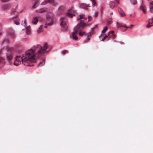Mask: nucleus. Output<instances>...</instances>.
<instances>
[{
    "instance_id": "393cba45",
    "label": "nucleus",
    "mask_w": 153,
    "mask_h": 153,
    "mask_svg": "<svg viewBox=\"0 0 153 153\" xmlns=\"http://www.w3.org/2000/svg\"><path fill=\"white\" fill-rule=\"evenodd\" d=\"M114 31L112 30L109 31L108 32V35L110 36H112L114 35Z\"/></svg>"
},
{
    "instance_id": "864d4df0",
    "label": "nucleus",
    "mask_w": 153,
    "mask_h": 153,
    "mask_svg": "<svg viewBox=\"0 0 153 153\" xmlns=\"http://www.w3.org/2000/svg\"><path fill=\"white\" fill-rule=\"evenodd\" d=\"M97 14H96V17H97Z\"/></svg>"
},
{
    "instance_id": "bb28decb",
    "label": "nucleus",
    "mask_w": 153,
    "mask_h": 153,
    "mask_svg": "<svg viewBox=\"0 0 153 153\" xmlns=\"http://www.w3.org/2000/svg\"><path fill=\"white\" fill-rule=\"evenodd\" d=\"M48 3H49L48 1V0L47 1H45V0H44V1L42 2L41 3V5H45Z\"/></svg>"
},
{
    "instance_id": "f257e3e1",
    "label": "nucleus",
    "mask_w": 153,
    "mask_h": 153,
    "mask_svg": "<svg viewBox=\"0 0 153 153\" xmlns=\"http://www.w3.org/2000/svg\"><path fill=\"white\" fill-rule=\"evenodd\" d=\"M48 47L47 43H45L42 47L39 44L34 45L23 54L22 57L19 56H16L14 62V65H19L22 61V64L25 66H31L34 65L33 63L37 62L36 59L39 58L45 52Z\"/></svg>"
},
{
    "instance_id": "f704fd0d",
    "label": "nucleus",
    "mask_w": 153,
    "mask_h": 153,
    "mask_svg": "<svg viewBox=\"0 0 153 153\" xmlns=\"http://www.w3.org/2000/svg\"><path fill=\"white\" fill-rule=\"evenodd\" d=\"M14 23L16 25H19L20 24V23L18 21H14Z\"/></svg>"
},
{
    "instance_id": "603ef678",
    "label": "nucleus",
    "mask_w": 153,
    "mask_h": 153,
    "mask_svg": "<svg viewBox=\"0 0 153 153\" xmlns=\"http://www.w3.org/2000/svg\"><path fill=\"white\" fill-rule=\"evenodd\" d=\"M116 23H117V24H118V22H116Z\"/></svg>"
},
{
    "instance_id": "c85d7f7f",
    "label": "nucleus",
    "mask_w": 153,
    "mask_h": 153,
    "mask_svg": "<svg viewBox=\"0 0 153 153\" xmlns=\"http://www.w3.org/2000/svg\"><path fill=\"white\" fill-rule=\"evenodd\" d=\"M3 58L1 57H0V66L3 64Z\"/></svg>"
},
{
    "instance_id": "cd10ccee",
    "label": "nucleus",
    "mask_w": 153,
    "mask_h": 153,
    "mask_svg": "<svg viewBox=\"0 0 153 153\" xmlns=\"http://www.w3.org/2000/svg\"><path fill=\"white\" fill-rule=\"evenodd\" d=\"M113 22V21H112V19L111 18H109L108 19V21L107 23V24H110L112 23Z\"/></svg>"
},
{
    "instance_id": "c9c22d12",
    "label": "nucleus",
    "mask_w": 153,
    "mask_h": 153,
    "mask_svg": "<svg viewBox=\"0 0 153 153\" xmlns=\"http://www.w3.org/2000/svg\"><path fill=\"white\" fill-rule=\"evenodd\" d=\"M38 6L37 3H35L33 6L32 7L33 8H36Z\"/></svg>"
},
{
    "instance_id": "a19ab883",
    "label": "nucleus",
    "mask_w": 153,
    "mask_h": 153,
    "mask_svg": "<svg viewBox=\"0 0 153 153\" xmlns=\"http://www.w3.org/2000/svg\"><path fill=\"white\" fill-rule=\"evenodd\" d=\"M150 24H149L148 23V24L147 25H146V27H147V28H149L151 26V25H149Z\"/></svg>"
},
{
    "instance_id": "3c124183",
    "label": "nucleus",
    "mask_w": 153,
    "mask_h": 153,
    "mask_svg": "<svg viewBox=\"0 0 153 153\" xmlns=\"http://www.w3.org/2000/svg\"><path fill=\"white\" fill-rule=\"evenodd\" d=\"M2 33H0V35H1L2 34Z\"/></svg>"
},
{
    "instance_id": "423d86ee",
    "label": "nucleus",
    "mask_w": 153,
    "mask_h": 153,
    "mask_svg": "<svg viewBox=\"0 0 153 153\" xmlns=\"http://www.w3.org/2000/svg\"><path fill=\"white\" fill-rule=\"evenodd\" d=\"M8 36L10 38H14L15 34L14 31L11 30H10L8 32Z\"/></svg>"
},
{
    "instance_id": "a878e982",
    "label": "nucleus",
    "mask_w": 153,
    "mask_h": 153,
    "mask_svg": "<svg viewBox=\"0 0 153 153\" xmlns=\"http://www.w3.org/2000/svg\"><path fill=\"white\" fill-rule=\"evenodd\" d=\"M85 31L82 32L81 30H79V34L81 36H82L85 33Z\"/></svg>"
},
{
    "instance_id": "ddd939ff",
    "label": "nucleus",
    "mask_w": 153,
    "mask_h": 153,
    "mask_svg": "<svg viewBox=\"0 0 153 153\" xmlns=\"http://www.w3.org/2000/svg\"><path fill=\"white\" fill-rule=\"evenodd\" d=\"M48 10V9L46 8H43L40 9L38 10V12L39 13H44L46 12Z\"/></svg>"
},
{
    "instance_id": "2eb2a0df",
    "label": "nucleus",
    "mask_w": 153,
    "mask_h": 153,
    "mask_svg": "<svg viewBox=\"0 0 153 153\" xmlns=\"http://www.w3.org/2000/svg\"><path fill=\"white\" fill-rule=\"evenodd\" d=\"M67 16L68 17L71 18L73 16H75L76 15L75 14H72L68 12L67 13Z\"/></svg>"
},
{
    "instance_id": "1a4fd4ad",
    "label": "nucleus",
    "mask_w": 153,
    "mask_h": 153,
    "mask_svg": "<svg viewBox=\"0 0 153 153\" xmlns=\"http://www.w3.org/2000/svg\"><path fill=\"white\" fill-rule=\"evenodd\" d=\"M78 31H76V30L73 32L72 33V37L74 40H77L78 39V37L76 36V33Z\"/></svg>"
},
{
    "instance_id": "0eeeda50",
    "label": "nucleus",
    "mask_w": 153,
    "mask_h": 153,
    "mask_svg": "<svg viewBox=\"0 0 153 153\" xmlns=\"http://www.w3.org/2000/svg\"><path fill=\"white\" fill-rule=\"evenodd\" d=\"M64 10V8L63 7L60 6L58 7L57 10V13L59 14H62Z\"/></svg>"
},
{
    "instance_id": "20e7f679",
    "label": "nucleus",
    "mask_w": 153,
    "mask_h": 153,
    "mask_svg": "<svg viewBox=\"0 0 153 153\" xmlns=\"http://www.w3.org/2000/svg\"><path fill=\"white\" fill-rule=\"evenodd\" d=\"M60 25L62 26V29L64 31H67L68 27L66 24L67 21L66 18L64 17H61L60 19Z\"/></svg>"
},
{
    "instance_id": "7ed1b4c3",
    "label": "nucleus",
    "mask_w": 153,
    "mask_h": 153,
    "mask_svg": "<svg viewBox=\"0 0 153 153\" xmlns=\"http://www.w3.org/2000/svg\"><path fill=\"white\" fill-rule=\"evenodd\" d=\"M54 22L53 16L52 12H48L46 15L45 20V27H46V25H51L53 24Z\"/></svg>"
},
{
    "instance_id": "4be33fe9",
    "label": "nucleus",
    "mask_w": 153,
    "mask_h": 153,
    "mask_svg": "<svg viewBox=\"0 0 153 153\" xmlns=\"http://www.w3.org/2000/svg\"><path fill=\"white\" fill-rule=\"evenodd\" d=\"M39 66H41L45 64V60L44 59L42 60V61H40L39 62Z\"/></svg>"
},
{
    "instance_id": "5fc2aeb1",
    "label": "nucleus",
    "mask_w": 153,
    "mask_h": 153,
    "mask_svg": "<svg viewBox=\"0 0 153 153\" xmlns=\"http://www.w3.org/2000/svg\"><path fill=\"white\" fill-rule=\"evenodd\" d=\"M0 33H1V32H0Z\"/></svg>"
},
{
    "instance_id": "09e8293b",
    "label": "nucleus",
    "mask_w": 153,
    "mask_h": 153,
    "mask_svg": "<svg viewBox=\"0 0 153 153\" xmlns=\"http://www.w3.org/2000/svg\"><path fill=\"white\" fill-rule=\"evenodd\" d=\"M102 33L101 35L99 36V38H100V37L102 35Z\"/></svg>"
},
{
    "instance_id": "aec40b11",
    "label": "nucleus",
    "mask_w": 153,
    "mask_h": 153,
    "mask_svg": "<svg viewBox=\"0 0 153 153\" xmlns=\"http://www.w3.org/2000/svg\"><path fill=\"white\" fill-rule=\"evenodd\" d=\"M68 12L72 14H74L75 12L74 9L72 8H71L68 10Z\"/></svg>"
},
{
    "instance_id": "a18cd8bd",
    "label": "nucleus",
    "mask_w": 153,
    "mask_h": 153,
    "mask_svg": "<svg viewBox=\"0 0 153 153\" xmlns=\"http://www.w3.org/2000/svg\"><path fill=\"white\" fill-rule=\"evenodd\" d=\"M67 52V51L66 50H65L63 51H62V53H65V52Z\"/></svg>"
},
{
    "instance_id": "dca6fc26",
    "label": "nucleus",
    "mask_w": 153,
    "mask_h": 153,
    "mask_svg": "<svg viewBox=\"0 0 153 153\" xmlns=\"http://www.w3.org/2000/svg\"><path fill=\"white\" fill-rule=\"evenodd\" d=\"M140 9H142L143 12L144 13L146 11V7L145 5L141 4L140 6Z\"/></svg>"
},
{
    "instance_id": "7c9ffc66",
    "label": "nucleus",
    "mask_w": 153,
    "mask_h": 153,
    "mask_svg": "<svg viewBox=\"0 0 153 153\" xmlns=\"http://www.w3.org/2000/svg\"><path fill=\"white\" fill-rule=\"evenodd\" d=\"M107 30L108 27H106L102 30V33H105Z\"/></svg>"
},
{
    "instance_id": "8fccbe9b",
    "label": "nucleus",
    "mask_w": 153,
    "mask_h": 153,
    "mask_svg": "<svg viewBox=\"0 0 153 153\" xmlns=\"http://www.w3.org/2000/svg\"><path fill=\"white\" fill-rule=\"evenodd\" d=\"M113 14V13H110V15L111 16V15H112Z\"/></svg>"
},
{
    "instance_id": "58836bf2",
    "label": "nucleus",
    "mask_w": 153,
    "mask_h": 153,
    "mask_svg": "<svg viewBox=\"0 0 153 153\" xmlns=\"http://www.w3.org/2000/svg\"><path fill=\"white\" fill-rule=\"evenodd\" d=\"M92 2L93 5H95L96 4V3L95 2V0H90Z\"/></svg>"
},
{
    "instance_id": "6e6552de",
    "label": "nucleus",
    "mask_w": 153,
    "mask_h": 153,
    "mask_svg": "<svg viewBox=\"0 0 153 153\" xmlns=\"http://www.w3.org/2000/svg\"><path fill=\"white\" fill-rule=\"evenodd\" d=\"M80 7L84 9H86L90 7L89 4H87L85 3H82L80 4Z\"/></svg>"
},
{
    "instance_id": "c756f323",
    "label": "nucleus",
    "mask_w": 153,
    "mask_h": 153,
    "mask_svg": "<svg viewBox=\"0 0 153 153\" xmlns=\"http://www.w3.org/2000/svg\"><path fill=\"white\" fill-rule=\"evenodd\" d=\"M153 22V18L150 19H149L148 23L149 24H152Z\"/></svg>"
},
{
    "instance_id": "e433bc0d",
    "label": "nucleus",
    "mask_w": 153,
    "mask_h": 153,
    "mask_svg": "<svg viewBox=\"0 0 153 153\" xmlns=\"http://www.w3.org/2000/svg\"><path fill=\"white\" fill-rule=\"evenodd\" d=\"M92 20V17L91 16H88V22L91 21Z\"/></svg>"
},
{
    "instance_id": "49530a36",
    "label": "nucleus",
    "mask_w": 153,
    "mask_h": 153,
    "mask_svg": "<svg viewBox=\"0 0 153 153\" xmlns=\"http://www.w3.org/2000/svg\"><path fill=\"white\" fill-rule=\"evenodd\" d=\"M133 26V25H131L130 26V27H129V28H131Z\"/></svg>"
},
{
    "instance_id": "f8f14e48",
    "label": "nucleus",
    "mask_w": 153,
    "mask_h": 153,
    "mask_svg": "<svg viewBox=\"0 0 153 153\" xmlns=\"http://www.w3.org/2000/svg\"><path fill=\"white\" fill-rule=\"evenodd\" d=\"M149 11L152 13H153V1H151L150 3Z\"/></svg>"
},
{
    "instance_id": "2f4dec72",
    "label": "nucleus",
    "mask_w": 153,
    "mask_h": 153,
    "mask_svg": "<svg viewBox=\"0 0 153 153\" xmlns=\"http://www.w3.org/2000/svg\"><path fill=\"white\" fill-rule=\"evenodd\" d=\"M85 36H87V37H91V35L90 32L88 33L87 34L85 35Z\"/></svg>"
},
{
    "instance_id": "37998d69",
    "label": "nucleus",
    "mask_w": 153,
    "mask_h": 153,
    "mask_svg": "<svg viewBox=\"0 0 153 153\" xmlns=\"http://www.w3.org/2000/svg\"><path fill=\"white\" fill-rule=\"evenodd\" d=\"M130 16L132 17H134L135 16V13H134L132 15H130Z\"/></svg>"
},
{
    "instance_id": "4c0bfd02",
    "label": "nucleus",
    "mask_w": 153,
    "mask_h": 153,
    "mask_svg": "<svg viewBox=\"0 0 153 153\" xmlns=\"http://www.w3.org/2000/svg\"><path fill=\"white\" fill-rule=\"evenodd\" d=\"M107 36L106 35L105 36L103 37V38L101 40V41H103L105 40L106 39V38L107 37Z\"/></svg>"
},
{
    "instance_id": "39448f33",
    "label": "nucleus",
    "mask_w": 153,
    "mask_h": 153,
    "mask_svg": "<svg viewBox=\"0 0 153 153\" xmlns=\"http://www.w3.org/2000/svg\"><path fill=\"white\" fill-rule=\"evenodd\" d=\"M86 25V24L85 22L83 20H81L80 21V22L74 27V28L75 30H76V31H78L79 29H83Z\"/></svg>"
},
{
    "instance_id": "f3484780",
    "label": "nucleus",
    "mask_w": 153,
    "mask_h": 153,
    "mask_svg": "<svg viewBox=\"0 0 153 153\" xmlns=\"http://www.w3.org/2000/svg\"><path fill=\"white\" fill-rule=\"evenodd\" d=\"M49 3H50L54 6H56L57 5V3L54 1V0H48Z\"/></svg>"
},
{
    "instance_id": "de8ad7c7",
    "label": "nucleus",
    "mask_w": 153,
    "mask_h": 153,
    "mask_svg": "<svg viewBox=\"0 0 153 153\" xmlns=\"http://www.w3.org/2000/svg\"><path fill=\"white\" fill-rule=\"evenodd\" d=\"M116 2L117 4H119V2L118 1H116Z\"/></svg>"
},
{
    "instance_id": "ea45409f",
    "label": "nucleus",
    "mask_w": 153,
    "mask_h": 153,
    "mask_svg": "<svg viewBox=\"0 0 153 153\" xmlns=\"http://www.w3.org/2000/svg\"><path fill=\"white\" fill-rule=\"evenodd\" d=\"M15 9H16V7L15 8H13L10 11L12 13L14 12Z\"/></svg>"
},
{
    "instance_id": "a211bd4d",
    "label": "nucleus",
    "mask_w": 153,
    "mask_h": 153,
    "mask_svg": "<svg viewBox=\"0 0 153 153\" xmlns=\"http://www.w3.org/2000/svg\"><path fill=\"white\" fill-rule=\"evenodd\" d=\"M115 5V4L113 1H111L110 2L109 5L110 7L112 9H113Z\"/></svg>"
},
{
    "instance_id": "72a5a7b5",
    "label": "nucleus",
    "mask_w": 153,
    "mask_h": 153,
    "mask_svg": "<svg viewBox=\"0 0 153 153\" xmlns=\"http://www.w3.org/2000/svg\"><path fill=\"white\" fill-rule=\"evenodd\" d=\"M9 0H0L1 3H6L9 1Z\"/></svg>"
},
{
    "instance_id": "c03bdc74",
    "label": "nucleus",
    "mask_w": 153,
    "mask_h": 153,
    "mask_svg": "<svg viewBox=\"0 0 153 153\" xmlns=\"http://www.w3.org/2000/svg\"><path fill=\"white\" fill-rule=\"evenodd\" d=\"M122 27H124L125 28H129V27H128V26H125L124 25H121V26Z\"/></svg>"
},
{
    "instance_id": "9b49d317",
    "label": "nucleus",
    "mask_w": 153,
    "mask_h": 153,
    "mask_svg": "<svg viewBox=\"0 0 153 153\" xmlns=\"http://www.w3.org/2000/svg\"><path fill=\"white\" fill-rule=\"evenodd\" d=\"M38 22V19L37 17H33L32 19V23L36 25Z\"/></svg>"
},
{
    "instance_id": "b1692460",
    "label": "nucleus",
    "mask_w": 153,
    "mask_h": 153,
    "mask_svg": "<svg viewBox=\"0 0 153 153\" xmlns=\"http://www.w3.org/2000/svg\"><path fill=\"white\" fill-rule=\"evenodd\" d=\"M130 2L133 5L136 4L137 3V1L136 0H130Z\"/></svg>"
},
{
    "instance_id": "79ce46f5",
    "label": "nucleus",
    "mask_w": 153,
    "mask_h": 153,
    "mask_svg": "<svg viewBox=\"0 0 153 153\" xmlns=\"http://www.w3.org/2000/svg\"><path fill=\"white\" fill-rule=\"evenodd\" d=\"M16 19L17 20H19V18L18 17H13L12 18V19Z\"/></svg>"
},
{
    "instance_id": "f03ea898",
    "label": "nucleus",
    "mask_w": 153,
    "mask_h": 153,
    "mask_svg": "<svg viewBox=\"0 0 153 153\" xmlns=\"http://www.w3.org/2000/svg\"><path fill=\"white\" fill-rule=\"evenodd\" d=\"M6 51V56L9 61L12 59L14 54V50L12 48H4L0 50V54Z\"/></svg>"
},
{
    "instance_id": "4468645a",
    "label": "nucleus",
    "mask_w": 153,
    "mask_h": 153,
    "mask_svg": "<svg viewBox=\"0 0 153 153\" xmlns=\"http://www.w3.org/2000/svg\"><path fill=\"white\" fill-rule=\"evenodd\" d=\"M85 15H84L80 14L79 15L77 18V19L78 20H80L82 19H85L84 18Z\"/></svg>"
},
{
    "instance_id": "9d476101",
    "label": "nucleus",
    "mask_w": 153,
    "mask_h": 153,
    "mask_svg": "<svg viewBox=\"0 0 153 153\" xmlns=\"http://www.w3.org/2000/svg\"><path fill=\"white\" fill-rule=\"evenodd\" d=\"M118 11L120 15L122 16H124L126 15L125 13H124L122 9L121 8H118Z\"/></svg>"
},
{
    "instance_id": "473e14b6",
    "label": "nucleus",
    "mask_w": 153,
    "mask_h": 153,
    "mask_svg": "<svg viewBox=\"0 0 153 153\" xmlns=\"http://www.w3.org/2000/svg\"><path fill=\"white\" fill-rule=\"evenodd\" d=\"M8 42V40L7 39H4V40L2 42L3 43H7Z\"/></svg>"
},
{
    "instance_id": "5701e85b",
    "label": "nucleus",
    "mask_w": 153,
    "mask_h": 153,
    "mask_svg": "<svg viewBox=\"0 0 153 153\" xmlns=\"http://www.w3.org/2000/svg\"><path fill=\"white\" fill-rule=\"evenodd\" d=\"M42 31V25H41L37 30V32L39 33Z\"/></svg>"
},
{
    "instance_id": "412c9836",
    "label": "nucleus",
    "mask_w": 153,
    "mask_h": 153,
    "mask_svg": "<svg viewBox=\"0 0 153 153\" xmlns=\"http://www.w3.org/2000/svg\"><path fill=\"white\" fill-rule=\"evenodd\" d=\"M30 25L28 26L26 29V33H29L30 32Z\"/></svg>"
},
{
    "instance_id": "6ab92c4d",
    "label": "nucleus",
    "mask_w": 153,
    "mask_h": 153,
    "mask_svg": "<svg viewBox=\"0 0 153 153\" xmlns=\"http://www.w3.org/2000/svg\"><path fill=\"white\" fill-rule=\"evenodd\" d=\"M9 6L8 4H4L2 6L1 8L3 10H7L8 9Z\"/></svg>"
}]
</instances>
